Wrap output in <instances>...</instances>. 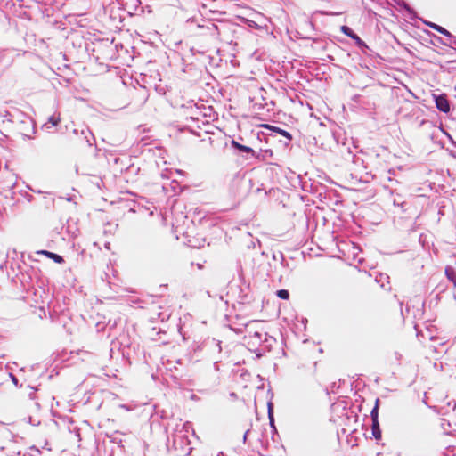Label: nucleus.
Masks as SVG:
<instances>
[{"mask_svg": "<svg viewBox=\"0 0 456 456\" xmlns=\"http://www.w3.org/2000/svg\"><path fill=\"white\" fill-rule=\"evenodd\" d=\"M379 399L377 398L376 399V402H375V405L370 412V416H371V420L372 422H376L379 418Z\"/></svg>", "mask_w": 456, "mask_h": 456, "instance_id": "7", "label": "nucleus"}, {"mask_svg": "<svg viewBox=\"0 0 456 456\" xmlns=\"http://www.w3.org/2000/svg\"><path fill=\"white\" fill-rule=\"evenodd\" d=\"M352 39H354L359 46L365 45L364 42L356 34L352 37Z\"/></svg>", "mask_w": 456, "mask_h": 456, "instance_id": "12", "label": "nucleus"}, {"mask_svg": "<svg viewBox=\"0 0 456 456\" xmlns=\"http://www.w3.org/2000/svg\"><path fill=\"white\" fill-rule=\"evenodd\" d=\"M436 105L440 111L444 113H447L450 110V103L444 94L439 95L436 98Z\"/></svg>", "mask_w": 456, "mask_h": 456, "instance_id": "1", "label": "nucleus"}, {"mask_svg": "<svg viewBox=\"0 0 456 456\" xmlns=\"http://www.w3.org/2000/svg\"><path fill=\"white\" fill-rule=\"evenodd\" d=\"M263 127L270 130V131H273V132H275L281 135H282L283 137L289 139V140H291L292 139V136L291 134L286 131V130H283L280 127H277V126H271V125H262Z\"/></svg>", "mask_w": 456, "mask_h": 456, "instance_id": "2", "label": "nucleus"}, {"mask_svg": "<svg viewBox=\"0 0 456 456\" xmlns=\"http://www.w3.org/2000/svg\"><path fill=\"white\" fill-rule=\"evenodd\" d=\"M49 123H51L53 126H56L61 122L60 116H52L48 119Z\"/></svg>", "mask_w": 456, "mask_h": 456, "instance_id": "11", "label": "nucleus"}, {"mask_svg": "<svg viewBox=\"0 0 456 456\" xmlns=\"http://www.w3.org/2000/svg\"><path fill=\"white\" fill-rule=\"evenodd\" d=\"M340 30L342 33H344L345 35H346L347 37H349L351 38L355 35V33L349 27H347L346 25L341 26Z\"/></svg>", "mask_w": 456, "mask_h": 456, "instance_id": "9", "label": "nucleus"}, {"mask_svg": "<svg viewBox=\"0 0 456 456\" xmlns=\"http://www.w3.org/2000/svg\"><path fill=\"white\" fill-rule=\"evenodd\" d=\"M455 90H456V86H455Z\"/></svg>", "mask_w": 456, "mask_h": 456, "instance_id": "13", "label": "nucleus"}, {"mask_svg": "<svg viewBox=\"0 0 456 456\" xmlns=\"http://www.w3.org/2000/svg\"><path fill=\"white\" fill-rule=\"evenodd\" d=\"M371 430L375 439H381V429L379 428V420H377L376 422H372Z\"/></svg>", "mask_w": 456, "mask_h": 456, "instance_id": "6", "label": "nucleus"}, {"mask_svg": "<svg viewBox=\"0 0 456 456\" xmlns=\"http://www.w3.org/2000/svg\"><path fill=\"white\" fill-rule=\"evenodd\" d=\"M276 295L281 299L288 300L289 298V293L287 289H280L276 292Z\"/></svg>", "mask_w": 456, "mask_h": 456, "instance_id": "10", "label": "nucleus"}, {"mask_svg": "<svg viewBox=\"0 0 456 456\" xmlns=\"http://www.w3.org/2000/svg\"><path fill=\"white\" fill-rule=\"evenodd\" d=\"M231 144L232 147H234L235 149L240 151H243V152H246V153H251V154H255V151L252 148L248 147V146H246V145H242L240 143H239L237 141L235 140H232L231 142Z\"/></svg>", "mask_w": 456, "mask_h": 456, "instance_id": "4", "label": "nucleus"}, {"mask_svg": "<svg viewBox=\"0 0 456 456\" xmlns=\"http://www.w3.org/2000/svg\"><path fill=\"white\" fill-rule=\"evenodd\" d=\"M38 254L44 255L47 256L50 259H53L55 263L61 264L64 262V259L60 255H57L55 253L47 251V250H41L37 252Z\"/></svg>", "mask_w": 456, "mask_h": 456, "instance_id": "3", "label": "nucleus"}, {"mask_svg": "<svg viewBox=\"0 0 456 456\" xmlns=\"http://www.w3.org/2000/svg\"><path fill=\"white\" fill-rule=\"evenodd\" d=\"M445 275H446L447 279L453 283L454 288H456V272H455V270L451 266H447L445 268Z\"/></svg>", "mask_w": 456, "mask_h": 456, "instance_id": "5", "label": "nucleus"}, {"mask_svg": "<svg viewBox=\"0 0 456 456\" xmlns=\"http://www.w3.org/2000/svg\"><path fill=\"white\" fill-rule=\"evenodd\" d=\"M433 29H435L436 31H437L438 33L442 34V35H444V36H447V37H451V33L445 29L444 28L437 25V24H435V23H431L429 25Z\"/></svg>", "mask_w": 456, "mask_h": 456, "instance_id": "8", "label": "nucleus"}]
</instances>
